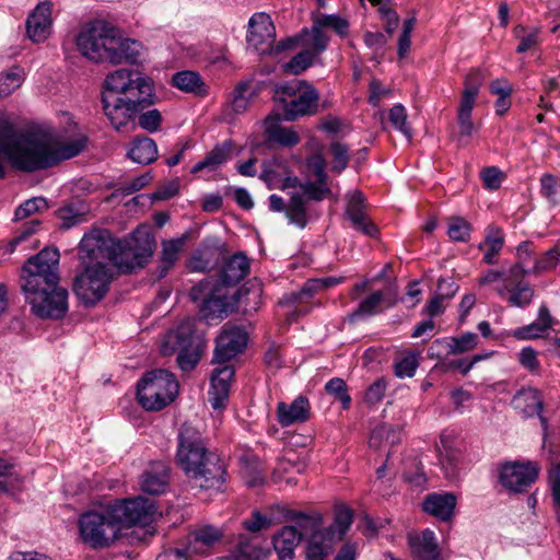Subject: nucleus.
<instances>
[{
    "label": "nucleus",
    "mask_w": 560,
    "mask_h": 560,
    "mask_svg": "<svg viewBox=\"0 0 560 560\" xmlns=\"http://www.w3.org/2000/svg\"><path fill=\"white\" fill-rule=\"evenodd\" d=\"M127 156L137 164H151L158 160V145L153 139L147 136H138L129 143Z\"/></svg>",
    "instance_id": "obj_29"
},
{
    "label": "nucleus",
    "mask_w": 560,
    "mask_h": 560,
    "mask_svg": "<svg viewBox=\"0 0 560 560\" xmlns=\"http://www.w3.org/2000/svg\"><path fill=\"white\" fill-rule=\"evenodd\" d=\"M481 84L482 75L478 71L469 73L465 79V89L457 109L458 130L453 136V139L458 145H466L468 139L472 137L477 130L476 125L471 120V114Z\"/></svg>",
    "instance_id": "obj_13"
},
{
    "label": "nucleus",
    "mask_w": 560,
    "mask_h": 560,
    "mask_svg": "<svg viewBox=\"0 0 560 560\" xmlns=\"http://www.w3.org/2000/svg\"><path fill=\"white\" fill-rule=\"evenodd\" d=\"M478 336L475 332H465L447 340L448 354H462L475 349L478 345Z\"/></svg>",
    "instance_id": "obj_46"
},
{
    "label": "nucleus",
    "mask_w": 560,
    "mask_h": 560,
    "mask_svg": "<svg viewBox=\"0 0 560 560\" xmlns=\"http://www.w3.org/2000/svg\"><path fill=\"white\" fill-rule=\"evenodd\" d=\"M353 521V514L352 511L348 508H341L336 511L334 524L325 529L327 535L332 536L335 533L338 534L339 539H342L345 534L350 528Z\"/></svg>",
    "instance_id": "obj_48"
},
{
    "label": "nucleus",
    "mask_w": 560,
    "mask_h": 560,
    "mask_svg": "<svg viewBox=\"0 0 560 560\" xmlns=\"http://www.w3.org/2000/svg\"><path fill=\"white\" fill-rule=\"evenodd\" d=\"M205 348V340L194 330L190 320L180 323L176 329L167 334L162 346L163 354L177 351V364L184 372L192 371L200 361Z\"/></svg>",
    "instance_id": "obj_8"
},
{
    "label": "nucleus",
    "mask_w": 560,
    "mask_h": 560,
    "mask_svg": "<svg viewBox=\"0 0 560 560\" xmlns=\"http://www.w3.org/2000/svg\"><path fill=\"white\" fill-rule=\"evenodd\" d=\"M540 192L552 206H560V182L553 175L541 176Z\"/></svg>",
    "instance_id": "obj_54"
},
{
    "label": "nucleus",
    "mask_w": 560,
    "mask_h": 560,
    "mask_svg": "<svg viewBox=\"0 0 560 560\" xmlns=\"http://www.w3.org/2000/svg\"><path fill=\"white\" fill-rule=\"evenodd\" d=\"M326 392L341 402L342 409H348L351 404V397L348 394V387L342 378L334 377L325 385Z\"/></svg>",
    "instance_id": "obj_57"
},
{
    "label": "nucleus",
    "mask_w": 560,
    "mask_h": 560,
    "mask_svg": "<svg viewBox=\"0 0 560 560\" xmlns=\"http://www.w3.org/2000/svg\"><path fill=\"white\" fill-rule=\"evenodd\" d=\"M300 189L303 192V197L314 200V201H322L325 198H327L331 190L327 185V182H324V184L315 182H304L303 184H300Z\"/></svg>",
    "instance_id": "obj_59"
},
{
    "label": "nucleus",
    "mask_w": 560,
    "mask_h": 560,
    "mask_svg": "<svg viewBox=\"0 0 560 560\" xmlns=\"http://www.w3.org/2000/svg\"><path fill=\"white\" fill-rule=\"evenodd\" d=\"M408 545L411 553L419 560H439L440 558L435 534L429 528L419 535H409Z\"/></svg>",
    "instance_id": "obj_26"
},
{
    "label": "nucleus",
    "mask_w": 560,
    "mask_h": 560,
    "mask_svg": "<svg viewBox=\"0 0 560 560\" xmlns=\"http://www.w3.org/2000/svg\"><path fill=\"white\" fill-rule=\"evenodd\" d=\"M455 506L456 497L451 492L430 493L422 502V509L425 513L443 522H447L452 518Z\"/></svg>",
    "instance_id": "obj_24"
},
{
    "label": "nucleus",
    "mask_w": 560,
    "mask_h": 560,
    "mask_svg": "<svg viewBox=\"0 0 560 560\" xmlns=\"http://www.w3.org/2000/svg\"><path fill=\"white\" fill-rule=\"evenodd\" d=\"M388 119L393 127L401 132L408 140L411 139V128L407 122V112L404 105L395 104L388 112Z\"/></svg>",
    "instance_id": "obj_53"
},
{
    "label": "nucleus",
    "mask_w": 560,
    "mask_h": 560,
    "mask_svg": "<svg viewBox=\"0 0 560 560\" xmlns=\"http://www.w3.org/2000/svg\"><path fill=\"white\" fill-rule=\"evenodd\" d=\"M315 57L312 50L305 49L292 57L290 61L285 62L282 66V70L285 73L298 75L313 65Z\"/></svg>",
    "instance_id": "obj_45"
},
{
    "label": "nucleus",
    "mask_w": 560,
    "mask_h": 560,
    "mask_svg": "<svg viewBox=\"0 0 560 560\" xmlns=\"http://www.w3.org/2000/svg\"><path fill=\"white\" fill-rule=\"evenodd\" d=\"M305 34L311 35V42L308 45L312 47V51L315 56L324 52L328 47L329 36L325 33V30L314 19L312 27L304 31Z\"/></svg>",
    "instance_id": "obj_51"
},
{
    "label": "nucleus",
    "mask_w": 560,
    "mask_h": 560,
    "mask_svg": "<svg viewBox=\"0 0 560 560\" xmlns=\"http://www.w3.org/2000/svg\"><path fill=\"white\" fill-rule=\"evenodd\" d=\"M152 179L151 173H144L129 182H124L118 187V191L122 196H129L132 195L139 190H141L143 187H145L150 180Z\"/></svg>",
    "instance_id": "obj_64"
},
{
    "label": "nucleus",
    "mask_w": 560,
    "mask_h": 560,
    "mask_svg": "<svg viewBox=\"0 0 560 560\" xmlns=\"http://www.w3.org/2000/svg\"><path fill=\"white\" fill-rule=\"evenodd\" d=\"M419 361L415 353H409L396 361L394 364V373L399 378L412 377L418 369Z\"/></svg>",
    "instance_id": "obj_62"
},
{
    "label": "nucleus",
    "mask_w": 560,
    "mask_h": 560,
    "mask_svg": "<svg viewBox=\"0 0 560 560\" xmlns=\"http://www.w3.org/2000/svg\"><path fill=\"white\" fill-rule=\"evenodd\" d=\"M59 257L57 248L46 247L26 260L21 273V289L25 300L60 282Z\"/></svg>",
    "instance_id": "obj_5"
},
{
    "label": "nucleus",
    "mask_w": 560,
    "mask_h": 560,
    "mask_svg": "<svg viewBox=\"0 0 560 560\" xmlns=\"http://www.w3.org/2000/svg\"><path fill=\"white\" fill-rule=\"evenodd\" d=\"M504 233L501 228L490 224L486 229L485 240L479 243L478 249L483 252L482 261L487 265L498 262V256L504 246Z\"/></svg>",
    "instance_id": "obj_30"
},
{
    "label": "nucleus",
    "mask_w": 560,
    "mask_h": 560,
    "mask_svg": "<svg viewBox=\"0 0 560 560\" xmlns=\"http://www.w3.org/2000/svg\"><path fill=\"white\" fill-rule=\"evenodd\" d=\"M170 481V468L163 462H156L143 472L141 489L143 492L159 495L165 492Z\"/></svg>",
    "instance_id": "obj_25"
},
{
    "label": "nucleus",
    "mask_w": 560,
    "mask_h": 560,
    "mask_svg": "<svg viewBox=\"0 0 560 560\" xmlns=\"http://www.w3.org/2000/svg\"><path fill=\"white\" fill-rule=\"evenodd\" d=\"M330 152L332 155L331 171L334 173L340 174L342 171L347 168L349 164L350 149L345 143L334 141L330 144Z\"/></svg>",
    "instance_id": "obj_52"
},
{
    "label": "nucleus",
    "mask_w": 560,
    "mask_h": 560,
    "mask_svg": "<svg viewBox=\"0 0 560 560\" xmlns=\"http://www.w3.org/2000/svg\"><path fill=\"white\" fill-rule=\"evenodd\" d=\"M319 282L317 279H308L301 290L285 294L281 300L280 304L290 305L295 303H302L311 300L317 292H319Z\"/></svg>",
    "instance_id": "obj_43"
},
{
    "label": "nucleus",
    "mask_w": 560,
    "mask_h": 560,
    "mask_svg": "<svg viewBox=\"0 0 560 560\" xmlns=\"http://www.w3.org/2000/svg\"><path fill=\"white\" fill-rule=\"evenodd\" d=\"M156 513L154 502L142 497L93 505L79 514L78 536L90 549H107L120 539L122 529L148 526Z\"/></svg>",
    "instance_id": "obj_3"
},
{
    "label": "nucleus",
    "mask_w": 560,
    "mask_h": 560,
    "mask_svg": "<svg viewBox=\"0 0 560 560\" xmlns=\"http://www.w3.org/2000/svg\"><path fill=\"white\" fill-rule=\"evenodd\" d=\"M68 290L59 283L50 289L40 290L39 293L28 298L26 302L34 315L43 319H61L69 310Z\"/></svg>",
    "instance_id": "obj_14"
},
{
    "label": "nucleus",
    "mask_w": 560,
    "mask_h": 560,
    "mask_svg": "<svg viewBox=\"0 0 560 560\" xmlns=\"http://www.w3.org/2000/svg\"><path fill=\"white\" fill-rule=\"evenodd\" d=\"M552 318L546 305H541L538 311V317L534 323L522 326L513 330L512 336L518 340L536 339L551 327Z\"/></svg>",
    "instance_id": "obj_32"
},
{
    "label": "nucleus",
    "mask_w": 560,
    "mask_h": 560,
    "mask_svg": "<svg viewBox=\"0 0 560 560\" xmlns=\"http://www.w3.org/2000/svg\"><path fill=\"white\" fill-rule=\"evenodd\" d=\"M104 88L117 98H158L152 79L140 71L118 69L107 74Z\"/></svg>",
    "instance_id": "obj_10"
},
{
    "label": "nucleus",
    "mask_w": 560,
    "mask_h": 560,
    "mask_svg": "<svg viewBox=\"0 0 560 560\" xmlns=\"http://www.w3.org/2000/svg\"><path fill=\"white\" fill-rule=\"evenodd\" d=\"M109 58L108 62L113 65L140 63L141 51L143 46L140 42L130 38H122L118 35V31L114 34L113 40L109 43Z\"/></svg>",
    "instance_id": "obj_22"
},
{
    "label": "nucleus",
    "mask_w": 560,
    "mask_h": 560,
    "mask_svg": "<svg viewBox=\"0 0 560 560\" xmlns=\"http://www.w3.org/2000/svg\"><path fill=\"white\" fill-rule=\"evenodd\" d=\"M84 148V138L60 141L50 131L18 132L9 119L0 117V151L16 170L28 173L47 170L79 155Z\"/></svg>",
    "instance_id": "obj_2"
},
{
    "label": "nucleus",
    "mask_w": 560,
    "mask_h": 560,
    "mask_svg": "<svg viewBox=\"0 0 560 560\" xmlns=\"http://www.w3.org/2000/svg\"><path fill=\"white\" fill-rule=\"evenodd\" d=\"M187 238L188 235L184 234L182 237L167 240L162 243L159 278L165 277L167 271L174 266L178 258V254L184 248Z\"/></svg>",
    "instance_id": "obj_34"
},
{
    "label": "nucleus",
    "mask_w": 560,
    "mask_h": 560,
    "mask_svg": "<svg viewBox=\"0 0 560 560\" xmlns=\"http://www.w3.org/2000/svg\"><path fill=\"white\" fill-rule=\"evenodd\" d=\"M285 215L290 223L303 229L307 224L306 200L300 194H293L285 208Z\"/></svg>",
    "instance_id": "obj_40"
},
{
    "label": "nucleus",
    "mask_w": 560,
    "mask_h": 560,
    "mask_svg": "<svg viewBox=\"0 0 560 560\" xmlns=\"http://www.w3.org/2000/svg\"><path fill=\"white\" fill-rule=\"evenodd\" d=\"M178 387L177 380L168 371H149L137 384L138 401L148 411H160L175 399Z\"/></svg>",
    "instance_id": "obj_6"
},
{
    "label": "nucleus",
    "mask_w": 560,
    "mask_h": 560,
    "mask_svg": "<svg viewBox=\"0 0 560 560\" xmlns=\"http://www.w3.org/2000/svg\"><path fill=\"white\" fill-rule=\"evenodd\" d=\"M266 140L282 147H294L300 142V136L289 127L280 125L279 115H269L264 121Z\"/></svg>",
    "instance_id": "obj_28"
},
{
    "label": "nucleus",
    "mask_w": 560,
    "mask_h": 560,
    "mask_svg": "<svg viewBox=\"0 0 560 560\" xmlns=\"http://www.w3.org/2000/svg\"><path fill=\"white\" fill-rule=\"evenodd\" d=\"M512 405L523 417L530 418L538 416L544 433L548 429V421L541 415L544 409V400L538 389L533 387H525L520 389L512 399Z\"/></svg>",
    "instance_id": "obj_20"
},
{
    "label": "nucleus",
    "mask_w": 560,
    "mask_h": 560,
    "mask_svg": "<svg viewBox=\"0 0 560 560\" xmlns=\"http://www.w3.org/2000/svg\"><path fill=\"white\" fill-rule=\"evenodd\" d=\"M48 208V203L46 199L42 197H35L23 202L14 212L15 220H24L30 215L46 210Z\"/></svg>",
    "instance_id": "obj_61"
},
{
    "label": "nucleus",
    "mask_w": 560,
    "mask_h": 560,
    "mask_svg": "<svg viewBox=\"0 0 560 560\" xmlns=\"http://www.w3.org/2000/svg\"><path fill=\"white\" fill-rule=\"evenodd\" d=\"M249 260L243 253L228 258L220 270L219 280L222 285L231 287L241 282L249 272Z\"/></svg>",
    "instance_id": "obj_27"
},
{
    "label": "nucleus",
    "mask_w": 560,
    "mask_h": 560,
    "mask_svg": "<svg viewBox=\"0 0 560 560\" xmlns=\"http://www.w3.org/2000/svg\"><path fill=\"white\" fill-rule=\"evenodd\" d=\"M233 558L234 560H264L265 555L259 546L248 539H242L233 552Z\"/></svg>",
    "instance_id": "obj_55"
},
{
    "label": "nucleus",
    "mask_w": 560,
    "mask_h": 560,
    "mask_svg": "<svg viewBox=\"0 0 560 560\" xmlns=\"http://www.w3.org/2000/svg\"><path fill=\"white\" fill-rule=\"evenodd\" d=\"M247 342L248 334L243 327L225 323L217 337L212 361L218 364L228 363L245 350Z\"/></svg>",
    "instance_id": "obj_16"
},
{
    "label": "nucleus",
    "mask_w": 560,
    "mask_h": 560,
    "mask_svg": "<svg viewBox=\"0 0 560 560\" xmlns=\"http://www.w3.org/2000/svg\"><path fill=\"white\" fill-rule=\"evenodd\" d=\"M175 459L185 476L200 489L222 490L228 476L225 463L208 448L201 432L189 423L178 430Z\"/></svg>",
    "instance_id": "obj_4"
},
{
    "label": "nucleus",
    "mask_w": 560,
    "mask_h": 560,
    "mask_svg": "<svg viewBox=\"0 0 560 560\" xmlns=\"http://www.w3.org/2000/svg\"><path fill=\"white\" fill-rule=\"evenodd\" d=\"M291 518L294 521V525L291 526L301 535V540L308 535L313 537V535L323 533L319 530L322 516L318 514L308 515L298 512L294 513Z\"/></svg>",
    "instance_id": "obj_39"
},
{
    "label": "nucleus",
    "mask_w": 560,
    "mask_h": 560,
    "mask_svg": "<svg viewBox=\"0 0 560 560\" xmlns=\"http://www.w3.org/2000/svg\"><path fill=\"white\" fill-rule=\"evenodd\" d=\"M315 20L319 25L325 28H330L341 38H345L349 34V22L347 19L338 14H318Z\"/></svg>",
    "instance_id": "obj_47"
},
{
    "label": "nucleus",
    "mask_w": 560,
    "mask_h": 560,
    "mask_svg": "<svg viewBox=\"0 0 560 560\" xmlns=\"http://www.w3.org/2000/svg\"><path fill=\"white\" fill-rule=\"evenodd\" d=\"M384 300V294L381 291H375L368 298L362 300L358 307L349 314V322L355 323L364 316H372L378 313V307Z\"/></svg>",
    "instance_id": "obj_41"
},
{
    "label": "nucleus",
    "mask_w": 560,
    "mask_h": 560,
    "mask_svg": "<svg viewBox=\"0 0 560 560\" xmlns=\"http://www.w3.org/2000/svg\"><path fill=\"white\" fill-rule=\"evenodd\" d=\"M138 125L147 132H156L163 121L162 114L156 108H147L141 113H138Z\"/></svg>",
    "instance_id": "obj_56"
},
{
    "label": "nucleus",
    "mask_w": 560,
    "mask_h": 560,
    "mask_svg": "<svg viewBox=\"0 0 560 560\" xmlns=\"http://www.w3.org/2000/svg\"><path fill=\"white\" fill-rule=\"evenodd\" d=\"M52 3L39 2L26 20V33L33 43L44 42L50 34Z\"/></svg>",
    "instance_id": "obj_19"
},
{
    "label": "nucleus",
    "mask_w": 560,
    "mask_h": 560,
    "mask_svg": "<svg viewBox=\"0 0 560 560\" xmlns=\"http://www.w3.org/2000/svg\"><path fill=\"white\" fill-rule=\"evenodd\" d=\"M191 537L189 549L205 552L222 538V532L212 525H205L194 530Z\"/></svg>",
    "instance_id": "obj_36"
},
{
    "label": "nucleus",
    "mask_w": 560,
    "mask_h": 560,
    "mask_svg": "<svg viewBox=\"0 0 560 560\" xmlns=\"http://www.w3.org/2000/svg\"><path fill=\"white\" fill-rule=\"evenodd\" d=\"M85 210L81 205H68L58 210L62 229H70L84 221Z\"/></svg>",
    "instance_id": "obj_49"
},
{
    "label": "nucleus",
    "mask_w": 560,
    "mask_h": 560,
    "mask_svg": "<svg viewBox=\"0 0 560 560\" xmlns=\"http://www.w3.org/2000/svg\"><path fill=\"white\" fill-rule=\"evenodd\" d=\"M172 84L183 92L192 93L197 96H203L207 94V86L205 82L195 71L184 70L174 73L172 77Z\"/></svg>",
    "instance_id": "obj_35"
},
{
    "label": "nucleus",
    "mask_w": 560,
    "mask_h": 560,
    "mask_svg": "<svg viewBox=\"0 0 560 560\" xmlns=\"http://www.w3.org/2000/svg\"><path fill=\"white\" fill-rule=\"evenodd\" d=\"M540 469V465L533 460L508 462L500 468L499 480L508 491L522 493L536 482Z\"/></svg>",
    "instance_id": "obj_15"
},
{
    "label": "nucleus",
    "mask_w": 560,
    "mask_h": 560,
    "mask_svg": "<svg viewBox=\"0 0 560 560\" xmlns=\"http://www.w3.org/2000/svg\"><path fill=\"white\" fill-rule=\"evenodd\" d=\"M234 144L232 140H225L217 144L201 161H199L191 170L192 173H198L206 168L210 171L217 170L220 165L224 164L233 151Z\"/></svg>",
    "instance_id": "obj_33"
},
{
    "label": "nucleus",
    "mask_w": 560,
    "mask_h": 560,
    "mask_svg": "<svg viewBox=\"0 0 560 560\" xmlns=\"http://www.w3.org/2000/svg\"><path fill=\"white\" fill-rule=\"evenodd\" d=\"M158 98H114L108 96L102 97L103 110L112 126L117 131H132L136 129L133 117L152 107Z\"/></svg>",
    "instance_id": "obj_11"
},
{
    "label": "nucleus",
    "mask_w": 560,
    "mask_h": 560,
    "mask_svg": "<svg viewBox=\"0 0 560 560\" xmlns=\"http://www.w3.org/2000/svg\"><path fill=\"white\" fill-rule=\"evenodd\" d=\"M513 34L515 38L520 40L516 52L523 54L534 47H536L539 44V34L540 28L539 27H526L522 24H518L514 27Z\"/></svg>",
    "instance_id": "obj_42"
},
{
    "label": "nucleus",
    "mask_w": 560,
    "mask_h": 560,
    "mask_svg": "<svg viewBox=\"0 0 560 560\" xmlns=\"http://www.w3.org/2000/svg\"><path fill=\"white\" fill-rule=\"evenodd\" d=\"M276 39V27L271 18L264 12L252 15L246 35L247 45L258 55H271Z\"/></svg>",
    "instance_id": "obj_17"
},
{
    "label": "nucleus",
    "mask_w": 560,
    "mask_h": 560,
    "mask_svg": "<svg viewBox=\"0 0 560 560\" xmlns=\"http://www.w3.org/2000/svg\"><path fill=\"white\" fill-rule=\"evenodd\" d=\"M417 19L416 16L404 20L402 28L398 37L397 55L399 59H404L411 47V33L415 28Z\"/></svg>",
    "instance_id": "obj_58"
},
{
    "label": "nucleus",
    "mask_w": 560,
    "mask_h": 560,
    "mask_svg": "<svg viewBox=\"0 0 560 560\" xmlns=\"http://www.w3.org/2000/svg\"><path fill=\"white\" fill-rule=\"evenodd\" d=\"M301 535L292 526H283L272 537V546L279 560L292 559L301 542Z\"/></svg>",
    "instance_id": "obj_31"
},
{
    "label": "nucleus",
    "mask_w": 560,
    "mask_h": 560,
    "mask_svg": "<svg viewBox=\"0 0 560 560\" xmlns=\"http://www.w3.org/2000/svg\"><path fill=\"white\" fill-rule=\"evenodd\" d=\"M190 298L199 302V312L207 320L222 319L234 312L236 301L229 298L212 278L199 281L190 290Z\"/></svg>",
    "instance_id": "obj_9"
},
{
    "label": "nucleus",
    "mask_w": 560,
    "mask_h": 560,
    "mask_svg": "<svg viewBox=\"0 0 560 560\" xmlns=\"http://www.w3.org/2000/svg\"><path fill=\"white\" fill-rule=\"evenodd\" d=\"M155 238L147 228H138L124 240L109 232L94 230L80 242L79 255L84 269L74 278L73 291L86 307L96 305L106 295L114 279L113 265L121 272L143 268L155 250Z\"/></svg>",
    "instance_id": "obj_1"
},
{
    "label": "nucleus",
    "mask_w": 560,
    "mask_h": 560,
    "mask_svg": "<svg viewBox=\"0 0 560 560\" xmlns=\"http://www.w3.org/2000/svg\"><path fill=\"white\" fill-rule=\"evenodd\" d=\"M346 213L351 221L352 228L366 236L376 237L378 228L366 214L364 197L360 191H352L348 195Z\"/></svg>",
    "instance_id": "obj_18"
},
{
    "label": "nucleus",
    "mask_w": 560,
    "mask_h": 560,
    "mask_svg": "<svg viewBox=\"0 0 560 560\" xmlns=\"http://www.w3.org/2000/svg\"><path fill=\"white\" fill-rule=\"evenodd\" d=\"M248 89L249 85L245 82H241L236 85L233 92V98L229 105L234 114H242L247 109L249 103L247 95Z\"/></svg>",
    "instance_id": "obj_63"
},
{
    "label": "nucleus",
    "mask_w": 560,
    "mask_h": 560,
    "mask_svg": "<svg viewBox=\"0 0 560 560\" xmlns=\"http://www.w3.org/2000/svg\"><path fill=\"white\" fill-rule=\"evenodd\" d=\"M311 417V405L308 399L300 395L292 402L280 401L277 405V420L282 428L295 423H304Z\"/></svg>",
    "instance_id": "obj_23"
},
{
    "label": "nucleus",
    "mask_w": 560,
    "mask_h": 560,
    "mask_svg": "<svg viewBox=\"0 0 560 560\" xmlns=\"http://www.w3.org/2000/svg\"><path fill=\"white\" fill-rule=\"evenodd\" d=\"M217 260V249L207 242H203L201 246L194 252L189 267L192 271L206 272L214 268Z\"/></svg>",
    "instance_id": "obj_38"
},
{
    "label": "nucleus",
    "mask_w": 560,
    "mask_h": 560,
    "mask_svg": "<svg viewBox=\"0 0 560 560\" xmlns=\"http://www.w3.org/2000/svg\"><path fill=\"white\" fill-rule=\"evenodd\" d=\"M498 294L501 298L508 295V301L513 306L526 307L533 300L534 289L528 283H518L511 287L503 284L498 289Z\"/></svg>",
    "instance_id": "obj_37"
},
{
    "label": "nucleus",
    "mask_w": 560,
    "mask_h": 560,
    "mask_svg": "<svg viewBox=\"0 0 560 560\" xmlns=\"http://www.w3.org/2000/svg\"><path fill=\"white\" fill-rule=\"evenodd\" d=\"M116 28L104 21H95L83 28L77 36L80 52L95 62L108 61L109 42L113 40Z\"/></svg>",
    "instance_id": "obj_12"
},
{
    "label": "nucleus",
    "mask_w": 560,
    "mask_h": 560,
    "mask_svg": "<svg viewBox=\"0 0 560 560\" xmlns=\"http://www.w3.org/2000/svg\"><path fill=\"white\" fill-rule=\"evenodd\" d=\"M275 95L283 103V118L288 121L312 116L318 112L319 94L311 83L304 80H293L278 85Z\"/></svg>",
    "instance_id": "obj_7"
},
{
    "label": "nucleus",
    "mask_w": 560,
    "mask_h": 560,
    "mask_svg": "<svg viewBox=\"0 0 560 560\" xmlns=\"http://www.w3.org/2000/svg\"><path fill=\"white\" fill-rule=\"evenodd\" d=\"M24 81V71L20 67H13L8 72L0 73V97H7L21 86Z\"/></svg>",
    "instance_id": "obj_44"
},
{
    "label": "nucleus",
    "mask_w": 560,
    "mask_h": 560,
    "mask_svg": "<svg viewBox=\"0 0 560 560\" xmlns=\"http://www.w3.org/2000/svg\"><path fill=\"white\" fill-rule=\"evenodd\" d=\"M471 225L462 217L448 219L447 235L455 242H468L470 238Z\"/></svg>",
    "instance_id": "obj_50"
},
{
    "label": "nucleus",
    "mask_w": 560,
    "mask_h": 560,
    "mask_svg": "<svg viewBox=\"0 0 560 560\" xmlns=\"http://www.w3.org/2000/svg\"><path fill=\"white\" fill-rule=\"evenodd\" d=\"M332 536L329 537L325 530L322 534L313 535L307 545V551L326 558L332 550Z\"/></svg>",
    "instance_id": "obj_60"
},
{
    "label": "nucleus",
    "mask_w": 560,
    "mask_h": 560,
    "mask_svg": "<svg viewBox=\"0 0 560 560\" xmlns=\"http://www.w3.org/2000/svg\"><path fill=\"white\" fill-rule=\"evenodd\" d=\"M234 375L235 370L231 364H224L214 369L208 392L209 402L213 409H222L225 407Z\"/></svg>",
    "instance_id": "obj_21"
}]
</instances>
